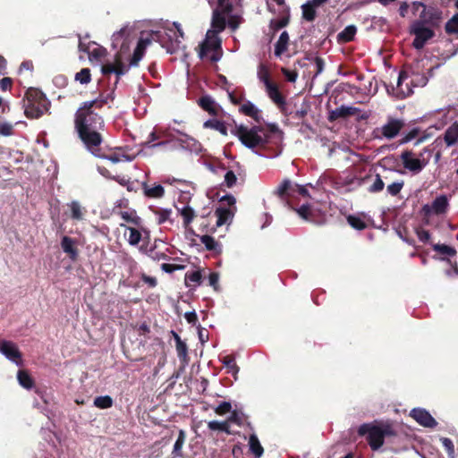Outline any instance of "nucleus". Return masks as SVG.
I'll return each instance as SVG.
<instances>
[{"label": "nucleus", "instance_id": "f257e3e1", "mask_svg": "<svg viewBox=\"0 0 458 458\" xmlns=\"http://www.w3.org/2000/svg\"><path fill=\"white\" fill-rule=\"evenodd\" d=\"M113 98L112 94H108L106 98L99 97L97 99L83 102L75 113L74 127L78 137L85 148L96 157H106L101 148L104 141L102 131L105 129V122L96 109H101L108 99L113 100Z\"/></svg>", "mask_w": 458, "mask_h": 458}, {"label": "nucleus", "instance_id": "f03ea898", "mask_svg": "<svg viewBox=\"0 0 458 458\" xmlns=\"http://www.w3.org/2000/svg\"><path fill=\"white\" fill-rule=\"evenodd\" d=\"M274 194L292 209H293L302 219L307 222L320 224L321 220L318 218V210L309 204H303L299 208H295L293 204V199L296 195L310 198V194L305 186L293 183L289 179H284L274 191Z\"/></svg>", "mask_w": 458, "mask_h": 458}, {"label": "nucleus", "instance_id": "7ed1b4c3", "mask_svg": "<svg viewBox=\"0 0 458 458\" xmlns=\"http://www.w3.org/2000/svg\"><path fill=\"white\" fill-rule=\"evenodd\" d=\"M360 436H367V441L372 450H377L384 445L387 437L396 436V432L389 423H364L358 428Z\"/></svg>", "mask_w": 458, "mask_h": 458}, {"label": "nucleus", "instance_id": "20e7f679", "mask_svg": "<svg viewBox=\"0 0 458 458\" xmlns=\"http://www.w3.org/2000/svg\"><path fill=\"white\" fill-rule=\"evenodd\" d=\"M24 114L29 119H38L49 110L50 102L39 89L30 88L22 100Z\"/></svg>", "mask_w": 458, "mask_h": 458}, {"label": "nucleus", "instance_id": "39448f33", "mask_svg": "<svg viewBox=\"0 0 458 458\" xmlns=\"http://www.w3.org/2000/svg\"><path fill=\"white\" fill-rule=\"evenodd\" d=\"M232 133L237 136L242 145L250 149L263 148L268 144V136L261 125H254L250 128L243 124L236 125Z\"/></svg>", "mask_w": 458, "mask_h": 458}, {"label": "nucleus", "instance_id": "423d86ee", "mask_svg": "<svg viewBox=\"0 0 458 458\" xmlns=\"http://www.w3.org/2000/svg\"><path fill=\"white\" fill-rule=\"evenodd\" d=\"M221 39L218 34H212L207 31L206 39L200 45L199 57L204 58L209 53V59L211 62L216 63L221 58Z\"/></svg>", "mask_w": 458, "mask_h": 458}, {"label": "nucleus", "instance_id": "0eeeda50", "mask_svg": "<svg viewBox=\"0 0 458 458\" xmlns=\"http://www.w3.org/2000/svg\"><path fill=\"white\" fill-rule=\"evenodd\" d=\"M411 33L415 36L412 46L416 49L423 48L427 41L435 36L434 30L426 27L421 21H415L412 23Z\"/></svg>", "mask_w": 458, "mask_h": 458}, {"label": "nucleus", "instance_id": "6e6552de", "mask_svg": "<svg viewBox=\"0 0 458 458\" xmlns=\"http://www.w3.org/2000/svg\"><path fill=\"white\" fill-rule=\"evenodd\" d=\"M404 126V120L389 116L386 123L380 128V132L382 137L392 140L400 133Z\"/></svg>", "mask_w": 458, "mask_h": 458}, {"label": "nucleus", "instance_id": "1a4fd4ad", "mask_svg": "<svg viewBox=\"0 0 458 458\" xmlns=\"http://www.w3.org/2000/svg\"><path fill=\"white\" fill-rule=\"evenodd\" d=\"M449 208V200L446 195L437 196L431 203V205H424L422 207V212L426 216L434 214L436 216L444 215L447 212Z\"/></svg>", "mask_w": 458, "mask_h": 458}, {"label": "nucleus", "instance_id": "9d476101", "mask_svg": "<svg viewBox=\"0 0 458 458\" xmlns=\"http://www.w3.org/2000/svg\"><path fill=\"white\" fill-rule=\"evenodd\" d=\"M401 160L403 167L414 174L420 173L427 165L425 160L414 158L413 153L410 150H405L401 154Z\"/></svg>", "mask_w": 458, "mask_h": 458}, {"label": "nucleus", "instance_id": "9b49d317", "mask_svg": "<svg viewBox=\"0 0 458 458\" xmlns=\"http://www.w3.org/2000/svg\"><path fill=\"white\" fill-rule=\"evenodd\" d=\"M203 227L202 231L206 233V234L199 237L202 244L205 245L207 250L212 251L215 254L222 253V245L215 240L214 237L209 235L208 233H213L216 231V228L213 226L211 228H208L206 224H201Z\"/></svg>", "mask_w": 458, "mask_h": 458}, {"label": "nucleus", "instance_id": "f8f14e48", "mask_svg": "<svg viewBox=\"0 0 458 458\" xmlns=\"http://www.w3.org/2000/svg\"><path fill=\"white\" fill-rule=\"evenodd\" d=\"M0 352L10 360L15 362L17 365H21V352L13 342L3 341L0 345Z\"/></svg>", "mask_w": 458, "mask_h": 458}, {"label": "nucleus", "instance_id": "ddd939ff", "mask_svg": "<svg viewBox=\"0 0 458 458\" xmlns=\"http://www.w3.org/2000/svg\"><path fill=\"white\" fill-rule=\"evenodd\" d=\"M229 14L230 13H225L221 7L216 5L212 13L211 29L208 31H210L212 34H219L225 30L226 27L225 16Z\"/></svg>", "mask_w": 458, "mask_h": 458}, {"label": "nucleus", "instance_id": "4468645a", "mask_svg": "<svg viewBox=\"0 0 458 458\" xmlns=\"http://www.w3.org/2000/svg\"><path fill=\"white\" fill-rule=\"evenodd\" d=\"M411 417L414 419L420 425L433 428L437 425L436 420L431 416V414L421 408H415L411 411Z\"/></svg>", "mask_w": 458, "mask_h": 458}, {"label": "nucleus", "instance_id": "2eb2a0df", "mask_svg": "<svg viewBox=\"0 0 458 458\" xmlns=\"http://www.w3.org/2000/svg\"><path fill=\"white\" fill-rule=\"evenodd\" d=\"M78 47L80 51L85 52L89 55V60L94 59L99 61L106 55V49L96 42L85 44L80 40Z\"/></svg>", "mask_w": 458, "mask_h": 458}, {"label": "nucleus", "instance_id": "dca6fc26", "mask_svg": "<svg viewBox=\"0 0 458 458\" xmlns=\"http://www.w3.org/2000/svg\"><path fill=\"white\" fill-rule=\"evenodd\" d=\"M329 0H308L301 5L302 19L306 21L312 22L317 17L318 7L322 6Z\"/></svg>", "mask_w": 458, "mask_h": 458}, {"label": "nucleus", "instance_id": "f3484780", "mask_svg": "<svg viewBox=\"0 0 458 458\" xmlns=\"http://www.w3.org/2000/svg\"><path fill=\"white\" fill-rule=\"evenodd\" d=\"M419 6L422 7L423 10L420 15V20L423 21V24H430L432 26L437 25L441 20L442 13L434 7H427L425 4L419 3Z\"/></svg>", "mask_w": 458, "mask_h": 458}, {"label": "nucleus", "instance_id": "a211bd4d", "mask_svg": "<svg viewBox=\"0 0 458 458\" xmlns=\"http://www.w3.org/2000/svg\"><path fill=\"white\" fill-rule=\"evenodd\" d=\"M134 332L140 336V339H137V343L135 347L132 346L133 349L140 348V346H144L147 341L150 338V327L146 323L143 322L141 324H136L132 326ZM131 345H134V343L129 338Z\"/></svg>", "mask_w": 458, "mask_h": 458}, {"label": "nucleus", "instance_id": "6ab92c4d", "mask_svg": "<svg viewBox=\"0 0 458 458\" xmlns=\"http://www.w3.org/2000/svg\"><path fill=\"white\" fill-rule=\"evenodd\" d=\"M198 105L201 109L208 112L212 116H217L221 110L220 106L209 95H204L198 99Z\"/></svg>", "mask_w": 458, "mask_h": 458}, {"label": "nucleus", "instance_id": "aec40b11", "mask_svg": "<svg viewBox=\"0 0 458 458\" xmlns=\"http://www.w3.org/2000/svg\"><path fill=\"white\" fill-rule=\"evenodd\" d=\"M129 37L130 30L127 27L122 28L119 31L115 32L112 36V46L113 47H120L121 51H123L129 47Z\"/></svg>", "mask_w": 458, "mask_h": 458}, {"label": "nucleus", "instance_id": "412c9836", "mask_svg": "<svg viewBox=\"0 0 458 458\" xmlns=\"http://www.w3.org/2000/svg\"><path fill=\"white\" fill-rule=\"evenodd\" d=\"M360 109L354 106H341L329 112L328 121L335 122L340 118H347L355 115L359 113Z\"/></svg>", "mask_w": 458, "mask_h": 458}, {"label": "nucleus", "instance_id": "4be33fe9", "mask_svg": "<svg viewBox=\"0 0 458 458\" xmlns=\"http://www.w3.org/2000/svg\"><path fill=\"white\" fill-rule=\"evenodd\" d=\"M127 71L128 69L125 68L124 64H123L121 55L119 54L115 55L114 64H106L102 66L103 74L107 75L114 72L117 75V81L119 80V77L124 74Z\"/></svg>", "mask_w": 458, "mask_h": 458}, {"label": "nucleus", "instance_id": "5701e85b", "mask_svg": "<svg viewBox=\"0 0 458 458\" xmlns=\"http://www.w3.org/2000/svg\"><path fill=\"white\" fill-rule=\"evenodd\" d=\"M266 91L269 98L280 108L286 104L285 98L280 92L278 86L274 82L266 88Z\"/></svg>", "mask_w": 458, "mask_h": 458}, {"label": "nucleus", "instance_id": "b1692460", "mask_svg": "<svg viewBox=\"0 0 458 458\" xmlns=\"http://www.w3.org/2000/svg\"><path fill=\"white\" fill-rule=\"evenodd\" d=\"M142 190L144 195L148 199H161L165 195V189L161 184L150 185L143 182Z\"/></svg>", "mask_w": 458, "mask_h": 458}, {"label": "nucleus", "instance_id": "393cba45", "mask_svg": "<svg viewBox=\"0 0 458 458\" xmlns=\"http://www.w3.org/2000/svg\"><path fill=\"white\" fill-rule=\"evenodd\" d=\"M75 244V241L69 236H64L62 238L61 247L72 260H76L79 254Z\"/></svg>", "mask_w": 458, "mask_h": 458}, {"label": "nucleus", "instance_id": "a878e982", "mask_svg": "<svg viewBox=\"0 0 458 458\" xmlns=\"http://www.w3.org/2000/svg\"><path fill=\"white\" fill-rule=\"evenodd\" d=\"M150 39L148 38H140L137 44V47L133 52L132 57L130 60V66H137L140 59L144 55L145 49L148 44H150Z\"/></svg>", "mask_w": 458, "mask_h": 458}, {"label": "nucleus", "instance_id": "bb28decb", "mask_svg": "<svg viewBox=\"0 0 458 458\" xmlns=\"http://www.w3.org/2000/svg\"><path fill=\"white\" fill-rule=\"evenodd\" d=\"M240 112L246 116L251 117L259 123L262 121L260 111L250 101H246L242 104L240 107Z\"/></svg>", "mask_w": 458, "mask_h": 458}, {"label": "nucleus", "instance_id": "cd10ccee", "mask_svg": "<svg viewBox=\"0 0 458 458\" xmlns=\"http://www.w3.org/2000/svg\"><path fill=\"white\" fill-rule=\"evenodd\" d=\"M215 216L216 217V226L218 227L222 226L230 219H232L233 213L227 208L219 207L215 211Z\"/></svg>", "mask_w": 458, "mask_h": 458}, {"label": "nucleus", "instance_id": "c85d7f7f", "mask_svg": "<svg viewBox=\"0 0 458 458\" xmlns=\"http://www.w3.org/2000/svg\"><path fill=\"white\" fill-rule=\"evenodd\" d=\"M186 441V433L183 429H180L178 433V437L174 445V448L172 450V457L173 458H182V446Z\"/></svg>", "mask_w": 458, "mask_h": 458}, {"label": "nucleus", "instance_id": "c756f323", "mask_svg": "<svg viewBox=\"0 0 458 458\" xmlns=\"http://www.w3.org/2000/svg\"><path fill=\"white\" fill-rule=\"evenodd\" d=\"M17 380L19 384L25 389L30 390L35 386V381L26 369H20L17 373Z\"/></svg>", "mask_w": 458, "mask_h": 458}, {"label": "nucleus", "instance_id": "7c9ffc66", "mask_svg": "<svg viewBox=\"0 0 458 458\" xmlns=\"http://www.w3.org/2000/svg\"><path fill=\"white\" fill-rule=\"evenodd\" d=\"M289 34L287 31H283L275 45V55L281 56L284 52H286L289 44Z\"/></svg>", "mask_w": 458, "mask_h": 458}, {"label": "nucleus", "instance_id": "2f4dec72", "mask_svg": "<svg viewBox=\"0 0 458 458\" xmlns=\"http://www.w3.org/2000/svg\"><path fill=\"white\" fill-rule=\"evenodd\" d=\"M357 32V28L354 25H349L345 27L340 33L337 35L338 43H348L354 39V37Z\"/></svg>", "mask_w": 458, "mask_h": 458}, {"label": "nucleus", "instance_id": "473e14b6", "mask_svg": "<svg viewBox=\"0 0 458 458\" xmlns=\"http://www.w3.org/2000/svg\"><path fill=\"white\" fill-rule=\"evenodd\" d=\"M445 144L450 147L454 145L458 140V123H453L449 126L444 135Z\"/></svg>", "mask_w": 458, "mask_h": 458}, {"label": "nucleus", "instance_id": "72a5a7b5", "mask_svg": "<svg viewBox=\"0 0 458 458\" xmlns=\"http://www.w3.org/2000/svg\"><path fill=\"white\" fill-rule=\"evenodd\" d=\"M203 127L206 129L216 130V131H219L224 136L227 135V127H226L225 123L222 121L216 120V119H209V120H207L203 123Z\"/></svg>", "mask_w": 458, "mask_h": 458}, {"label": "nucleus", "instance_id": "f704fd0d", "mask_svg": "<svg viewBox=\"0 0 458 458\" xmlns=\"http://www.w3.org/2000/svg\"><path fill=\"white\" fill-rule=\"evenodd\" d=\"M249 446L250 452L257 457L259 458L262 456L264 453V449L258 438V437L255 434H252L250 436L249 438Z\"/></svg>", "mask_w": 458, "mask_h": 458}, {"label": "nucleus", "instance_id": "c9c22d12", "mask_svg": "<svg viewBox=\"0 0 458 458\" xmlns=\"http://www.w3.org/2000/svg\"><path fill=\"white\" fill-rule=\"evenodd\" d=\"M208 428L212 431H223L225 432L228 435L232 434V431L230 429V424L227 420L225 421H217V420H211L208 422Z\"/></svg>", "mask_w": 458, "mask_h": 458}, {"label": "nucleus", "instance_id": "e433bc0d", "mask_svg": "<svg viewBox=\"0 0 458 458\" xmlns=\"http://www.w3.org/2000/svg\"><path fill=\"white\" fill-rule=\"evenodd\" d=\"M69 208L71 209V218L73 220H82L84 216L85 209L81 206L78 201H72L69 204Z\"/></svg>", "mask_w": 458, "mask_h": 458}, {"label": "nucleus", "instance_id": "4c0bfd02", "mask_svg": "<svg viewBox=\"0 0 458 458\" xmlns=\"http://www.w3.org/2000/svg\"><path fill=\"white\" fill-rule=\"evenodd\" d=\"M179 212L183 219V225L185 228H187L196 216L195 211L190 206H185L182 208L179 209Z\"/></svg>", "mask_w": 458, "mask_h": 458}, {"label": "nucleus", "instance_id": "58836bf2", "mask_svg": "<svg viewBox=\"0 0 458 458\" xmlns=\"http://www.w3.org/2000/svg\"><path fill=\"white\" fill-rule=\"evenodd\" d=\"M121 227H125L126 230L130 232L129 237H128V242L131 245H137L141 241V233L136 229L135 227L125 225L124 224L120 225Z\"/></svg>", "mask_w": 458, "mask_h": 458}, {"label": "nucleus", "instance_id": "ea45409f", "mask_svg": "<svg viewBox=\"0 0 458 458\" xmlns=\"http://www.w3.org/2000/svg\"><path fill=\"white\" fill-rule=\"evenodd\" d=\"M119 215L125 222L132 224L133 225L138 226L141 223V218L137 216L135 210L121 211Z\"/></svg>", "mask_w": 458, "mask_h": 458}, {"label": "nucleus", "instance_id": "a19ab883", "mask_svg": "<svg viewBox=\"0 0 458 458\" xmlns=\"http://www.w3.org/2000/svg\"><path fill=\"white\" fill-rule=\"evenodd\" d=\"M290 21L289 10L286 11V14L280 19H274L270 21V29L275 32L286 27Z\"/></svg>", "mask_w": 458, "mask_h": 458}, {"label": "nucleus", "instance_id": "79ce46f5", "mask_svg": "<svg viewBox=\"0 0 458 458\" xmlns=\"http://www.w3.org/2000/svg\"><path fill=\"white\" fill-rule=\"evenodd\" d=\"M235 1L236 0H208L211 6L216 4L218 7H221L225 13H231L233 12Z\"/></svg>", "mask_w": 458, "mask_h": 458}, {"label": "nucleus", "instance_id": "37998d69", "mask_svg": "<svg viewBox=\"0 0 458 458\" xmlns=\"http://www.w3.org/2000/svg\"><path fill=\"white\" fill-rule=\"evenodd\" d=\"M113 399L109 395L97 396L94 399V405L99 409H108L113 406Z\"/></svg>", "mask_w": 458, "mask_h": 458}, {"label": "nucleus", "instance_id": "c03bdc74", "mask_svg": "<svg viewBox=\"0 0 458 458\" xmlns=\"http://www.w3.org/2000/svg\"><path fill=\"white\" fill-rule=\"evenodd\" d=\"M445 30L447 34L458 36V13L453 15V17L445 23Z\"/></svg>", "mask_w": 458, "mask_h": 458}, {"label": "nucleus", "instance_id": "a18cd8bd", "mask_svg": "<svg viewBox=\"0 0 458 458\" xmlns=\"http://www.w3.org/2000/svg\"><path fill=\"white\" fill-rule=\"evenodd\" d=\"M348 224L356 230H364L367 227V224L360 217L354 215H349L347 216Z\"/></svg>", "mask_w": 458, "mask_h": 458}, {"label": "nucleus", "instance_id": "49530a36", "mask_svg": "<svg viewBox=\"0 0 458 458\" xmlns=\"http://www.w3.org/2000/svg\"><path fill=\"white\" fill-rule=\"evenodd\" d=\"M175 339L176 352L179 358H185L187 356V345L182 341L181 337L174 332H173Z\"/></svg>", "mask_w": 458, "mask_h": 458}, {"label": "nucleus", "instance_id": "de8ad7c7", "mask_svg": "<svg viewBox=\"0 0 458 458\" xmlns=\"http://www.w3.org/2000/svg\"><path fill=\"white\" fill-rule=\"evenodd\" d=\"M258 76H259V81L264 83L266 88L268 85H271L272 83H274L270 79V73H269L268 69L263 64L259 65Z\"/></svg>", "mask_w": 458, "mask_h": 458}, {"label": "nucleus", "instance_id": "09e8293b", "mask_svg": "<svg viewBox=\"0 0 458 458\" xmlns=\"http://www.w3.org/2000/svg\"><path fill=\"white\" fill-rule=\"evenodd\" d=\"M428 81V79L424 74L415 73L411 72V85L413 87H423L425 86Z\"/></svg>", "mask_w": 458, "mask_h": 458}, {"label": "nucleus", "instance_id": "8fccbe9b", "mask_svg": "<svg viewBox=\"0 0 458 458\" xmlns=\"http://www.w3.org/2000/svg\"><path fill=\"white\" fill-rule=\"evenodd\" d=\"M221 361L224 366L230 369V371L234 373L239 371V367L235 362V357L233 355H225L221 359Z\"/></svg>", "mask_w": 458, "mask_h": 458}, {"label": "nucleus", "instance_id": "3c124183", "mask_svg": "<svg viewBox=\"0 0 458 458\" xmlns=\"http://www.w3.org/2000/svg\"><path fill=\"white\" fill-rule=\"evenodd\" d=\"M201 273L199 270L192 271L190 273H186L185 275V284L186 286H191L190 283H194L196 284H200L201 283Z\"/></svg>", "mask_w": 458, "mask_h": 458}, {"label": "nucleus", "instance_id": "603ef678", "mask_svg": "<svg viewBox=\"0 0 458 458\" xmlns=\"http://www.w3.org/2000/svg\"><path fill=\"white\" fill-rule=\"evenodd\" d=\"M75 80L81 84H88L91 81V73L89 68H83L75 74Z\"/></svg>", "mask_w": 458, "mask_h": 458}, {"label": "nucleus", "instance_id": "864d4df0", "mask_svg": "<svg viewBox=\"0 0 458 458\" xmlns=\"http://www.w3.org/2000/svg\"><path fill=\"white\" fill-rule=\"evenodd\" d=\"M385 182H383L381 176L377 174L374 179L373 183L369 187L368 191L371 193H377L384 190Z\"/></svg>", "mask_w": 458, "mask_h": 458}, {"label": "nucleus", "instance_id": "5fc2aeb1", "mask_svg": "<svg viewBox=\"0 0 458 458\" xmlns=\"http://www.w3.org/2000/svg\"><path fill=\"white\" fill-rule=\"evenodd\" d=\"M433 250L439 252L440 254L451 257L456 254V250L453 247L445 244H435L433 245Z\"/></svg>", "mask_w": 458, "mask_h": 458}, {"label": "nucleus", "instance_id": "6e6d98bb", "mask_svg": "<svg viewBox=\"0 0 458 458\" xmlns=\"http://www.w3.org/2000/svg\"><path fill=\"white\" fill-rule=\"evenodd\" d=\"M404 186L403 181L394 182L387 185L386 191L391 196H397Z\"/></svg>", "mask_w": 458, "mask_h": 458}, {"label": "nucleus", "instance_id": "4d7b16f0", "mask_svg": "<svg viewBox=\"0 0 458 458\" xmlns=\"http://www.w3.org/2000/svg\"><path fill=\"white\" fill-rule=\"evenodd\" d=\"M154 213L157 216V223L162 225L169 219L172 210L168 208H157Z\"/></svg>", "mask_w": 458, "mask_h": 458}, {"label": "nucleus", "instance_id": "13d9d810", "mask_svg": "<svg viewBox=\"0 0 458 458\" xmlns=\"http://www.w3.org/2000/svg\"><path fill=\"white\" fill-rule=\"evenodd\" d=\"M441 442L448 456L450 458H454V445L453 441L448 437H442Z\"/></svg>", "mask_w": 458, "mask_h": 458}, {"label": "nucleus", "instance_id": "bf43d9fd", "mask_svg": "<svg viewBox=\"0 0 458 458\" xmlns=\"http://www.w3.org/2000/svg\"><path fill=\"white\" fill-rule=\"evenodd\" d=\"M14 132L13 125L10 123H1L0 122V135L3 136H11Z\"/></svg>", "mask_w": 458, "mask_h": 458}, {"label": "nucleus", "instance_id": "052dcab7", "mask_svg": "<svg viewBox=\"0 0 458 458\" xmlns=\"http://www.w3.org/2000/svg\"><path fill=\"white\" fill-rule=\"evenodd\" d=\"M232 410V404L229 402H223L215 408V412L217 415H225L230 412Z\"/></svg>", "mask_w": 458, "mask_h": 458}, {"label": "nucleus", "instance_id": "680f3d73", "mask_svg": "<svg viewBox=\"0 0 458 458\" xmlns=\"http://www.w3.org/2000/svg\"><path fill=\"white\" fill-rule=\"evenodd\" d=\"M237 177L233 171L229 170L225 175V182L228 188H232L236 184Z\"/></svg>", "mask_w": 458, "mask_h": 458}, {"label": "nucleus", "instance_id": "e2e57ef3", "mask_svg": "<svg viewBox=\"0 0 458 458\" xmlns=\"http://www.w3.org/2000/svg\"><path fill=\"white\" fill-rule=\"evenodd\" d=\"M165 136V131H153L148 138L147 144L151 145L156 143L157 140H162Z\"/></svg>", "mask_w": 458, "mask_h": 458}, {"label": "nucleus", "instance_id": "0e129e2a", "mask_svg": "<svg viewBox=\"0 0 458 458\" xmlns=\"http://www.w3.org/2000/svg\"><path fill=\"white\" fill-rule=\"evenodd\" d=\"M13 88V79L10 77H4L0 79V89L2 91H10Z\"/></svg>", "mask_w": 458, "mask_h": 458}, {"label": "nucleus", "instance_id": "69168bd1", "mask_svg": "<svg viewBox=\"0 0 458 458\" xmlns=\"http://www.w3.org/2000/svg\"><path fill=\"white\" fill-rule=\"evenodd\" d=\"M229 424L230 423H234L238 426H242V416L241 414L237 411H233L231 412V415L227 418L226 420Z\"/></svg>", "mask_w": 458, "mask_h": 458}, {"label": "nucleus", "instance_id": "338daca9", "mask_svg": "<svg viewBox=\"0 0 458 458\" xmlns=\"http://www.w3.org/2000/svg\"><path fill=\"white\" fill-rule=\"evenodd\" d=\"M282 73L285 79L290 82H295L298 78V72L296 71H290L286 68H282Z\"/></svg>", "mask_w": 458, "mask_h": 458}, {"label": "nucleus", "instance_id": "774afa93", "mask_svg": "<svg viewBox=\"0 0 458 458\" xmlns=\"http://www.w3.org/2000/svg\"><path fill=\"white\" fill-rule=\"evenodd\" d=\"M419 134V130L417 128L412 129L406 135H404L402 140H400L401 144H405L411 140L415 139Z\"/></svg>", "mask_w": 458, "mask_h": 458}]
</instances>
